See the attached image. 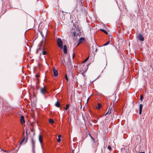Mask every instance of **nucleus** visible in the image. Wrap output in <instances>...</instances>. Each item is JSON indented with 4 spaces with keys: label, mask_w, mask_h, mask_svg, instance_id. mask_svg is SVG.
<instances>
[{
    "label": "nucleus",
    "mask_w": 153,
    "mask_h": 153,
    "mask_svg": "<svg viewBox=\"0 0 153 153\" xmlns=\"http://www.w3.org/2000/svg\"><path fill=\"white\" fill-rule=\"evenodd\" d=\"M31 143L32 144V148L33 149H34L35 147V141H34V140L33 139H31Z\"/></svg>",
    "instance_id": "9"
},
{
    "label": "nucleus",
    "mask_w": 153,
    "mask_h": 153,
    "mask_svg": "<svg viewBox=\"0 0 153 153\" xmlns=\"http://www.w3.org/2000/svg\"><path fill=\"white\" fill-rule=\"evenodd\" d=\"M143 99V96L142 95H141L140 96V100L141 101H142Z\"/></svg>",
    "instance_id": "23"
},
{
    "label": "nucleus",
    "mask_w": 153,
    "mask_h": 153,
    "mask_svg": "<svg viewBox=\"0 0 153 153\" xmlns=\"http://www.w3.org/2000/svg\"><path fill=\"white\" fill-rule=\"evenodd\" d=\"M88 58H89V57H88L86 58L85 59V60H84L83 62H86L88 59Z\"/></svg>",
    "instance_id": "28"
},
{
    "label": "nucleus",
    "mask_w": 153,
    "mask_h": 153,
    "mask_svg": "<svg viewBox=\"0 0 153 153\" xmlns=\"http://www.w3.org/2000/svg\"><path fill=\"white\" fill-rule=\"evenodd\" d=\"M138 38L141 41H143L144 40V39L142 35L140 33L138 36Z\"/></svg>",
    "instance_id": "3"
},
{
    "label": "nucleus",
    "mask_w": 153,
    "mask_h": 153,
    "mask_svg": "<svg viewBox=\"0 0 153 153\" xmlns=\"http://www.w3.org/2000/svg\"><path fill=\"white\" fill-rule=\"evenodd\" d=\"M39 48L37 49V51H36V53H37L38 52L40 51V50H41L42 49H43V48H42V46L41 45H39Z\"/></svg>",
    "instance_id": "12"
},
{
    "label": "nucleus",
    "mask_w": 153,
    "mask_h": 153,
    "mask_svg": "<svg viewBox=\"0 0 153 153\" xmlns=\"http://www.w3.org/2000/svg\"><path fill=\"white\" fill-rule=\"evenodd\" d=\"M25 137H24L23 139L22 140V141L20 143V144L21 145H22L23 143L25 141Z\"/></svg>",
    "instance_id": "19"
},
{
    "label": "nucleus",
    "mask_w": 153,
    "mask_h": 153,
    "mask_svg": "<svg viewBox=\"0 0 153 153\" xmlns=\"http://www.w3.org/2000/svg\"><path fill=\"white\" fill-rule=\"evenodd\" d=\"M20 122H21V123L22 124L23 123H25V122L24 117L23 116H21Z\"/></svg>",
    "instance_id": "7"
},
{
    "label": "nucleus",
    "mask_w": 153,
    "mask_h": 153,
    "mask_svg": "<svg viewBox=\"0 0 153 153\" xmlns=\"http://www.w3.org/2000/svg\"><path fill=\"white\" fill-rule=\"evenodd\" d=\"M100 30L101 31H102V32H104V33H105L106 34H108L107 31L106 30H103V29H101Z\"/></svg>",
    "instance_id": "20"
},
{
    "label": "nucleus",
    "mask_w": 153,
    "mask_h": 153,
    "mask_svg": "<svg viewBox=\"0 0 153 153\" xmlns=\"http://www.w3.org/2000/svg\"><path fill=\"white\" fill-rule=\"evenodd\" d=\"M49 123L51 124L53 123H54L53 119H50L49 120Z\"/></svg>",
    "instance_id": "16"
},
{
    "label": "nucleus",
    "mask_w": 153,
    "mask_h": 153,
    "mask_svg": "<svg viewBox=\"0 0 153 153\" xmlns=\"http://www.w3.org/2000/svg\"><path fill=\"white\" fill-rule=\"evenodd\" d=\"M65 79H66V80L67 81H68V77H67V75H66V74L65 75Z\"/></svg>",
    "instance_id": "26"
},
{
    "label": "nucleus",
    "mask_w": 153,
    "mask_h": 153,
    "mask_svg": "<svg viewBox=\"0 0 153 153\" xmlns=\"http://www.w3.org/2000/svg\"><path fill=\"white\" fill-rule=\"evenodd\" d=\"M108 149H109L110 151H111L112 149L111 147L110 146H108Z\"/></svg>",
    "instance_id": "27"
},
{
    "label": "nucleus",
    "mask_w": 153,
    "mask_h": 153,
    "mask_svg": "<svg viewBox=\"0 0 153 153\" xmlns=\"http://www.w3.org/2000/svg\"><path fill=\"white\" fill-rule=\"evenodd\" d=\"M85 40V39L83 37H81L79 39V42L77 44V46H78L80 44Z\"/></svg>",
    "instance_id": "4"
},
{
    "label": "nucleus",
    "mask_w": 153,
    "mask_h": 153,
    "mask_svg": "<svg viewBox=\"0 0 153 153\" xmlns=\"http://www.w3.org/2000/svg\"><path fill=\"white\" fill-rule=\"evenodd\" d=\"M63 42L61 39L60 38H58L57 40V45L61 49L63 48Z\"/></svg>",
    "instance_id": "1"
},
{
    "label": "nucleus",
    "mask_w": 153,
    "mask_h": 153,
    "mask_svg": "<svg viewBox=\"0 0 153 153\" xmlns=\"http://www.w3.org/2000/svg\"><path fill=\"white\" fill-rule=\"evenodd\" d=\"M55 105L58 107V108H59V107H60V105H61V104H60L59 103V102L57 101L56 102V103H55Z\"/></svg>",
    "instance_id": "13"
},
{
    "label": "nucleus",
    "mask_w": 153,
    "mask_h": 153,
    "mask_svg": "<svg viewBox=\"0 0 153 153\" xmlns=\"http://www.w3.org/2000/svg\"><path fill=\"white\" fill-rule=\"evenodd\" d=\"M77 31L76 30L75 28H72L71 30V34L73 36V37H75L76 36V35H78L77 34Z\"/></svg>",
    "instance_id": "2"
},
{
    "label": "nucleus",
    "mask_w": 153,
    "mask_h": 153,
    "mask_svg": "<svg viewBox=\"0 0 153 153\" xmlns=\"http://www.w3.org/2000/svg\"><path fill=\"white\" fill-rule=\"evenodd\" d=\"M53 74L54 76H56L58 75V71L54 68L53 70Z\"/></svg>",
    "instance_id": "5"
},
{
    "label": "nucleus",
    "mask_w": 153,
    "mask_h": 153,
    "mask_svg": "<svg viewBox=\"0 0 153 153\" xmlns=\"http://www.w3.org/2000/svg\"><path fill=\"white\" fill-rule=\"evenodd\" d=\"M109 42H110V41H108L106 43H105V44H104L103 46H106V45H108L109 44Z\"/></svg>",
    "instance_id": "22"
},
{
    "label": "nucleus",
    "mask_w": 153,
    "mask_h": 153,
    "mask_svg": "<svg viewBox=\"0 0 153 153\" xmlns=\"http://www.w3.org/2000/svg\"><path fill=\"white\" fill-rule=\"evenodd\" d=\"M69 105L68 104H67L66 106V107L65 108V109L66 110H67L69 108Z\"/></svg>",
    "instance_id": "18"
},
{
    "label": "nucleus",
    "mask_w": 153,
    "mask_h": 153,
    "mask_svg": "<svg viewBox=\"0 0 153 153\" xmlns=\"http://www.w3.org/2000/svg\"><path fill=\"white\" fill-rule=\"evenodd\" d=\"M24 132H23V135H24Z\"/></svg>",
    "instance_id": "34"
},
{
    "label": "nucleus",
    "mask_w": 153,
    "mask_h": 153,
    "mask_svg": "<svg viewBox=\"0 0 153 153\" xmlns=\"http://www.w3.org/2000/svg\"><path fill=\"white\" fill-rule=\"evenodd\" d=\"M142 107H143V105L142 104H140V107H139V114H141V113L142 112Z\"/></svg>",
    "instance_id": "11"
},
{
    "label": "nucleus",
    "mask_w": 153,
    "mask_h": 153,
    "mask_svg": "<svg viewBox=\"0 0 153 153\" xmlns=\"http://www.w3.org/2000/svg\"><path fill=\"white\" fill-rule=\"evenodd\" d=\"M41 92L43 94H45L47 92V91L45 89V87L41 88Z\"/></svg>",
    "instance_id": "6"
},
{
    "label": "nucleus",
    "mask_w": 153,
    "mask_h": 153,
    "mask_svg": "<svg viewBox=\"0 0 153 153\" xmlns=\"http://www.w3.org/2000/svg\"><path fill=\"white\" fill-rule=\"evenodd\" d=\"M76 29V30L77 31L79 32L80 30V28L79 26H77V27H75Z\"/></svg>",
    "instance_id": "15"
},
{
    "label": "nucleus",
    "mask_w": 153,
    "mask_h": 153,
    "mask_svg": "<svg viewBox=\"0 0 153 153\" xmlns=\"http://www.w3.org/2000/svg\"><path fill=\"white\" fill-rule=\"evenodd\" d=\"M101 106L102 105L100 103H98L96 106V108L98 109H99L101 108Z\"/></svg>",
    "instance_id": "14"
},
{
    "label": "nucleus",
    "mask_w": 153,
    "mask_h": 153,
    "mask_svg": "<svg viewBox=\"0 0 153 153\" xmlns=\"http://www.w3.org/2000/svg\"><path fill=\"white\" fill-rule=\"evenodd\" d=\"M75 54L74 52L73 54V58L74 59L75 57Z\"/></svg>",
    "instance_id": "29"
},
{
    "label": "nucleus",
    "mask_w": 153,
    "mask_h": 153,
    "mask_svg": "<svg viewBox=\"0 0 153 153\" xmlns=\"http://www.w3.org/2000/svg\"><path fill=\"white\" fill-rule=\"evenodd\" d=\"M39 140L40 143L42 144L43 142V137L41 134H39Z\"/></svg>",
    "instance_id": "8"
},
{
    "label": "nucleus",
    "mask_w": 153,
    "mask_h": 153,
    "mask_svg": "<svg viewBox=\"0 0 153 153\" xmlns=\"http://www.w3.org/2000/svg\"><path fill=\"white\" fill-rule=\"evenodd\" d=\"M111 113V111L109 112V111H108L107 112V113L104 115V116H106V115H107L108 114H110Z\"/></svg>",
    "instance_id": "25"
},
{
    "label": "nucleus",
    "mask_w": 153,
    "mask_h": 153,
    "mask_svg": "<svg viewBox=\"0 0 153 153\" xmlns=\"http://www.w3.org/2000/svg\"><path fill=\"white\" fill-rule=\"evenodd\" d=\"M64 52V53L66 54L67 53V47L66 45H64L63 47Z\"/></svg>",
    "instance_id": "10"
},
{
    "label": "nucleus",
    "mask_w": 153,
    "mask_h": 153,
    "mask_svg": "<svg viewBox=\"0 0 153 153\" xmlns=\"http://www.w3.org/2000/svg\"><path fill=\"white\" fill-rule=\"evenodd\" d=\"M42 53L43 55H45L46 54V51H43L42 52Z\"/></svg>",
    "instance_id": "21"
},
{
    "label": "nucleus",
    "mask_w": 153,
    "mask_h": 153,
    "mask_svg": "<svg viewBox=\"0 0 153 153\" xmlns=\"http://www.w3.org/2000/svg\"><path fill=\"white\" fill-rule=\"evenodd\" d=\"M140 153H145V152H140Z\"/></svg>",
    "instance_id": "33"
},
{
    "label": "nucleus",
    "mask_w": 153,
    "mask_h": 153,
    "mask_svg": "<svg viewBox=\"0 0 153 153\" xmlns=\"http://www.w3.org/2000/svg\"><path fill=\"white\" fill-rule=\"evenodd\" d=\"M27 138L26 139V141L24 142V144H25V143H26V142H27Z\"/></svg>",
    "instance_id": "32"
},
{
    "label": "nucleus",
    "mask_w": 153,
    "mask_h": 153,
    "mask_svg": "<svg viewBox=\"0 0 153 153\" xmlns=\"http://www.w3.org/2000/svg\"><path fill=\"white\" fill-rule=\"evenodd\" d=\"M92 122L94 123H97V121L96 120H92Z\"/></svg>",
    "instance_id": "30"
},
{
    "label": "nucleus",
    "mask_w": 153,
    "mask_h": 153,
    "mask_svg": "<svg viewBox=\"0 0 153 153\" xmlns=\"http://www.w3.org/2000/svg\"><path fill=\"white\" fill-rule=\"evenodd\" d=\"M111 113V111L109 112V111H108L107 112V113L104 115V116H106V115H107L108 114H110Z\"/></svg>",
    "instance_id": "24"
},
{
    "label": "nucleus",
    "mask_w": 153,
    "mask_h": 153,
    "mask_svg": "<svg viewBox=\"0 0 153 153\" xmlns=\"http://www.w3.org/2000/svg\"><path fill=\"white\" fill-rule=\"evenodd\" d=\"M35 76L36 77H39V75L38 74L36 75Z\"/></svg>",
    "instance_id": "31"
},
{
    "label": "nucleus",
    "mask_w": 153,
    "mask_h": 153,
    "mask_svg": "<svg viewBox=\"0 0 153 153\" xmlns=\"http://www.w3.org/2000/svg\"><path fill=\"white\" fill-rule=\"evenodd\" d=\"M61 137V135H59L58 136V139L57 140V142H59L61 141L60 138Z\"/></svg>",
    "instance_id": "17"
}]
</instances>
